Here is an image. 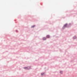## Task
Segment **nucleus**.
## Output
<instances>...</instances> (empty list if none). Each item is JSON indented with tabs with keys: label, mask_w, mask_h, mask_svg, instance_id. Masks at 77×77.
I'll return each mask as SVG.
<instances>
[{
	"label": "nucleus",
	"mask_w": 77,
	"mask_h": 77,
	"mask_svg": "<svg viewBox=\"0 0 77 77\" xmlns=\"http://www.w3.org/2000/svg\"><path fill=\"white\" fill-rule=\"evenodd\" d=\"M68 25V24L67 23H66L65 24H64V26H63L62 29H65V27H67V25Z\"/></svg>",
	"instance_id": "obj_1"
},
{
	"label": "nucleus",
	"mask_w": 77,
	"mask_h": 77,
	"mask_svg": "<svg viewBox=\"0 0 77 77\" xmlns=\"http://www.w3.org/2000/svg\"><path fill=\"white\" fill-rule=\"evenodd\" d=\"M16 32H18V31L17 30H16Z\"/></svg>",
	"instance_id": "obj_9"
},
{
	"label": "nucleus",
	"mask_w": 77,
	"mask_h": 77,
	"mask_svg": "<svg viewBox=\"0 0 77 77\" xmlns=\"http://www.w3.org/2000/svg\"><path fill=\"white\" fill-rule=\"evenodd\" d=\"M23 68L25 69H28V67H25Z\"/></svg>",
	"instance_id": "obj_5"
},
{
	"label": "nucleus",
	"mask_w": 77,
	"mask_h": 77,
	"mask_svg": "<svg viewBox=\"0 0 77 77\" xmlns=\"http://www.w3.org/2000/svg\"><path fill=\"white\" fill-rule=\"evenodd\" d=\"M62 72H63L62 71H60V74H62Z\"/></svg>",
	"instance_id": "obj_7"
},
{
	"label": "nucleus",
	"mask_w": 77,
	"mask_h": 77,
	"mask_svg": "<svg viewBox=\"0 0 77 77\" xmlns=\"http://www.w3.org/2000/svg\"><path fill=\"white\" fill-rule=\"evenodd\" d=\"M41 75H43V74H44V73H42L41 74Z\"/></svg>",
	"instance_id": "obj_8"
},
{
	"label": "nucleus",
	"mask_w": 77,
	"mask_h": 77,
	"mask_svg": "<svg viewBox=\"0 0 77 77\" xmlns=\"http://www.w3.org/2000/svg\"><path fill=\"white\" fill-rule=\"evenodd\" d=\"M43 41H45V40H46V38L45 37H44L43 38Z\"/></svg>",
	"instance_id": "obj_4"
},
{
	"label": "nucleus",
	"mask_w": 77,
	"mask_h": 77,
	"mask_svg": "<svg viewBox=\"0 0 77 77\" xmlns=\"http://www.w3.org/2000/svg\"><path fill=\"white\" fill-rule=\"evenodd\" d=\"M73 39H75L76 38H77V37H76V36H74L73 37Z\"/></svg>",
	"instance_id": "obj_3"
},
{
	"label": "nucleus",
	"mask_w": 77,
	"mask_h": 77,
	"mask_svg": "<svg viewBox=\"0 0 77 77\" xmlns=\"http://www.w3.org/2000/svg\"><path fill=\"white\" fill-rule=\"evenodd\" d=\"M35 27V25H34V26H31V28H33V27Z\"/></svg>",
	"instance_id": "obj_6"
},
{
	"label": "nucleus",
	"mask_w": 77,
	"mask_h": 77,
	"mask_svg": "<svg viewBox=\"0 0 77 77\" xmlns=\"http://www.w3.org/2000/svg\"><path fill=\"white\" fill-rule=\"evenodd\" d=\"M46 38H50V35H47L46 36Z\"/></svg>",
	"instance_id": "obj_2"
}]
</instances>
